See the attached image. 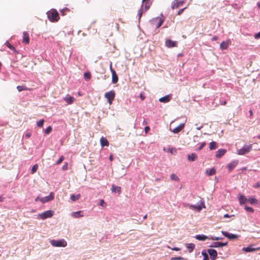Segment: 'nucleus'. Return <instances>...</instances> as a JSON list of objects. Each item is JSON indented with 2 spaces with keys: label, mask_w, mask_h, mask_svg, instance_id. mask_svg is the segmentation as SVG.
<instances>
[{
  "label": "nucleus",
  "mask_w": 260,
  "mask_h": 260,
  "mask_svg": "<svg viewBox=\"0 0 260 260\" xmlns=\"http://www.w3.org/2000/svg\"><path fill=\"white\" fill-rule=\"evenodd\" d=\"M100 143L102 147L108 146L109 144L108 140L103 137L100 139Z\"/></svg>",
  "instance_id": "obj_23"
},
{
  "label": "nucleus",
  "mask_w": 260,
  "mask_h": 260,
  "mask_svg": "<svg viewBox=\"0 0 260 260\" xmlns=\"http://www.w3.org/2000/svg\"><path fill=\"white\" fill-rule=\"evenodd\" d=\"M71 215L74 218H79L84 216L83 212L82 211L72 212Z\"/></svg>",
  "instance_id": "obj_19"
},
{
  "label": "nucleus",
  "mask_w": 260,
  "mask_h": 260,
  "mask_svg": "<svg viewBox=\"0 0 260 260\" xmlns=\"http://www.w3.org/2000/svg\"><path fill=\"white\" fill-rule=\"evenodd\" d=\"M31 136V134L30 133H27L26 135H25V137L27 138H29Z\"/></svg>",
  "instance_id": "obj_54"
},
{
  "label": "nucleus",
  "mask_w": 260,
  "mask_h": 260,
  "mask_svg": "<svg viewBox=\"0 0 260 260\" xmlns=\"http://www.w3.org/2000/svg\"><path fill=\"white\" fill-rule=\"evenodd\" d=\"M230 217V216H229V214H224V216H223V217H224V218H227V217Z\"/></svg>",
  "instance_id": "obj_61"
},
{
  "label": "nucleus",
  "mask_w": 260,
  "mask_h": 260,
  "mask_svg": "<svg viewBox=\"0 0 260 260\" xmlns=\"http://www.w3.org/2000/svg\"><path fill=\"white\" fill-rule=\"evenodd\" d=\"M253 187L255 188H260V183L257 182L255 185H253Z\"/></svg>",
  "instance_id": "obj_50"
},
{
  "label": "nucleus",
  "mask_w": 260,
  "mask_h": 260,
  "mask_svg": "<svg viewBox=\"0 0 260 260\" xmlns=\"http://www.w3.org/2000/svg\"><path fill=\"white\" fill-rule=\"evenodd\" d=\"M238 160H234L229 164L227 166L230 172L233 170L238 164Z\"/></svg>",
  "instance_id": "obj_14"
},
{
  "label": "nucleus",
  "mask_w": 260,
  "mask_h": 260,
  "mask_svg": "<svg viewBox=\"0 0 260 260\" xmlns=\"http://www.w3.org/2000/svg\"><path fill=\"white\" fill-rule=\"evenodd\" d=\"M252 144L244 146L242 148L238 150L239 155H244L249 152L252 148Z\"/></svg>",
  "instance_id": "obj_5"
},
{
  "label": "nucleus",
  "mask_w": 260,
  "mask_h": 260,
  "mask_svg": "<svg viewBox=\"0 0 260 260\" xmlns=\"http://www.w3.org/2000/svg\"><path fill=\"white\" fill-rule=\"evenodd\" d=\"M227 244H228V242L222 243V242H216L213 243L210 246V247H215V248L221 247L226 246V245H227Z\"/></svg>",
  "instance_id": "obj_16"
},
{
  "label": "nucleus",
  "mask_w": 260,
  "mask_h": 260,
  "mask_svg": "<svg viewBox=\"0 0 260 260\" xmlns=\"http://www.w3.org/2000/svg\"><path fill=\"white\" fill-rule=\"evenodd\" d=\"M165 45L168 48H172L177 47V42L173 41L170 39H166L165 41Z\"/></svg>",
  "instance_id": "obj_9"
},
{
  "label": "nucleus",
  "mask_w": 260,
  "mask_h": 260,
  "mask_svg": "<svg viewBox=\"0 0 260 260\" xmlns=\"http://www.w3.org/2000/svg\"><path fill=\"white\" fill-rule=\"evenodd\" d=\"M202 254L203 255V260H209V257L207 253H206L205 250H203L202 251Z\"/></svg>",
  "instance_id": "obj_36"
},
{
  "label": "nucleus",
  "mask_w": 260,
  "mask_h": 260,
  "mask_svg": "<svg viewBox=\"0 0 260 260\" xmlns=\"http://www.w3.org/2000/svg\"><path fill=\"white\" fill-rule=\"evenodd\" d=\"M67 167H68V165H67H67H64V166H63L62 169H63V170H65V169H67Z\"/></svg>",
  "instance_id": "obj_58"
},
{
  "label": "nucleus",
  "mask_w": 260,
  "mask_h": 260,
  "mask_svg": "<svg viewBox=\"0 0 260 260\" xmlns=\"http://www.w3.org/2000/svg\"><path fill=\"white\" fill-rule=\"evenodd\" d=\"M171 100V98L169 95H166L159 99V101L162 103H168Z\"/></svg>",
  "instance_id": "obj_28"
},
{
  "label": "nucleus",
  "mask_w": 260,
  "mask_h": 260,
  "mask_svg": "<svg viewBox=\"0 0 260 260\" xmlns=\"http://www.w3.org/2000/svg\"><path fill=\"white\" fill-rule=\"evenodd\" d=\"M249 113H250V116H252V115H253V112H252V110H250L249 111Z\"/></svg>",
  "instance_id": "obj_64"
},
{
  "label": "nucleus",
  "mask_w": 260,
  "mask_h": 260,
  "mask_svg": "<svg viewBox=\"0 0 260 260\" xmlns=\"http://www.w3.org/2000/svg\"><path fill=\"white\" fill-rule=\"evenodd\" d=\"M173 250H174V251H179L180 250V249L179 248H178V247H175V248H173L172 249Z\"/></svg>",
  "instance_id": "obj_53"
},
{
  "label": "nucleus",
  "mask_w": 260,
  "mask_h": 260,
  "mask_svg": "<svg viewBox=\"0 0 260 260\" xmlns=\"http://www.w3.org/2000/svg\"><path fill=\"white\" fill-rule=\"evenodd\" d=\"M231 44L230 40H227L226 41H223L220 45V48L221 50L226 49Z\"/></svg>",
  "instance_id": "obj_15"
},
{
  "label": "nucleus",
  "mask_w": 260,
  "mask_h": 260,
  "mask_svg": "<svg viewBox=\"0 0 260 260\" xmlns=\"http://www.w3.org/2000/svg\"><path fill=\"white\" fill-rule=\"evenodd\" d=\"M150 130V127L148 126L145 127V132L147 133Z\"/></svg>",
  "instance_id": "obj_52"
},
{
  "label": "nucleus",
  "mask_w": 260,
  "mask_h": 260,
  "mask_svg": "<svg viewBox=\"0 0 260 260\" xmlns=\"http://www.w3.org/2000/svg\"><path fill=\"white\" fill-rule=\"evenodd\" d=\"M171 179L172 180L178 181L179 180V177L175 174H172L170 176Z\"/></svg>",
  "instance_id": "obj_34"
},
{
  "label": "nucleus",
  "mask_w": 260,
  "mask_h": 260,
  "mask_svg": "<svg viewBox=\"0 0 260 260\" xmlns=\"http://www.w3.org/2000/svg\"><path fill=\"white\" fill-rule=\"evenodd\" d=\"M84 77L85 80H89L91 78V74L89 72H85L84 74Z\"/></svg>",
  "instance_id": "obj_35"
},
{
  "label": "nucleus",
  "mask_w": 260,
  "mask_h": 260,
  "mask_svg": "<svg viewBox=\"0 0 260 260\" xmlns=\"http://www.w3.org/2000/svg\"><path fill=\"white\" fill-rule=\"evenodd\" d=\"M247 170V168L246 167H243L241 169V170L244 171H246Z\"/></svg>",
  "instance_id": "obj_62"
},
{
  "label": "nucleus",
  "mask_w": 260,
  "mask_h": 260,
  "mask_svg": "<svg viewBox=\"0 0 260 260\" xmlns=\"http://www.w3.org/2000/svg\"><path fill=\"white\" fill-rule=\"evenodd\" d=\"M99 205L102 207H105L106 205V204L105 203V201L103 200H101L100 201Z\"/></svg>",
  "instance_id": "obj_44"
},
{
  "label": "nucleus",
  "mask_w": 260,
  "mask_h": 260,
  "mask_svg": "<svg viewBox=\"0 0 260 260\" xmlns=\"http://www.w3.org/2000/svg\"><path fill=\"white\" fill-rule=\"evenodd\" d=\"M216 169L213 168L210 170H206L205 173L208 176H212L216 173Z\"/></svg>",
  "instance_id": "obj_27"
},
{
  "label": "nucleus",
  "mask_w": 260,
  "mask_h": 260,
  "mask_svg": "<svg viewBox=\"0 0 260 260\" xmlns=\"http://www.w3.org/2000/svg\"><path fill=\"white\" fill-rule=\"evenodd\" d=\"M38 169V165L37 164L35 165L31 169V173L34 174Z\"/></svg>",
  "instance_id": "obj_38"
},
{
  "label": "nucleus",
  "mask_w": 260,
  "mask_h": 260,
  "mask_svg": "<svg viewBox=\"0 0 260 260\" xmlns=\"http://www.w3.org/2000/svg\"><path fill=\"white\" fill-rule=\"evenodd\" d=\"M23 42L26 44L29 42V34L27 32L23 33Z\"/></svg>",
  "instance_id": "obj_22"
},
{
  "label": "nucleus",
  "mask_w": 260,
  "mask_h": 260,
  "mask_svg": "<svg viewBox=\"0 0 260 260\" xmlns=\"http://www.w3.org/2000/svg\"><path fill=\"white\" fill-rule=\"evenodd\" d=\"M184 2L183 0H175L172 3V9H174L179 8L180 6L183 5Z\"/></svg>",
  "instance_id": "obj_8"
},
{
  "label": "nucleus",
  "mask_w": 260,
  "mask_h": 260,
  "mask_svg": "<svg viewBox=\"0 0 260 260\" xmlns=\"http://www.w3.org/2000/svg\"><path fill=\"white\" fill-rule=\"evenodd\" d=\"M109 159L111 161H112L113 159V155H111L109 157Z\"/></svg>",
  "instance_id": "obj_60"
},
{
  "label": "nucleus",
  "mask_w": 260,
  "mask_h": 260,
  "mask_svg": "<svg viewBox=\"0 0 260 260\" xmlns=\"http://www.w3.org/2000/svg\"><path fill=\"white\" fill-rule=\"evenodd\" d=\"M64 101L68 104H72L73 103V102L75 101V99L74 97L71 96V95L67 94L64 98Z\"/></svg>",
  "instance_id": "obj_17"
},
{
  "label": "nucleus",
  "mask_w": 260,
  "mask_h": 260,
  "mask_svg": "<svg viewBox=\"0 0 260 260\" xmlns=\"http://www.w3.org/2000/svg\"><path fill=\"white\" fill-rule=\"evenodd\" d=\"M217 145L215 142H212L209 144V148L210 150H214L216 148Z\"/></svg>",
  "instance_id": "obj_33"
},
{
  "label": "nucleus",
  "mask_w": 260,
  "mask_h": 260,
  "mask_svg": "<svg viewBox=\"0 0 260 260\" xmlns=\"http://www.w3.org/2000/svg\"><path fill=\"white\" fill-rule=\"evenodd\" d=\"M149 1L150 0L145 1V11H147L150 8L151 3L149 2Z\"/></svg>",
  "instance_id": "obj_37"
},
{
  "label": "nucleus",
  "mask_w": 260,
  "mask_h": 260,
  "mask_svg": "<svg viewBox=\"0 0 260 260\" xmlns=\"http://www.w3.org/2000/svg\"><path fill=\"white\" fill-rule=\"evenodd\" d=\"M206 145V143L205 142H203L202 143L201 145L200 146V147L198 148V150H201V149H203V148Z\"/></svg>",
  "instance_id": "obj_46"
},
{
  "label": "nucleus",
  "mask_w": 260,
  "mask_h": 260,
  "mask_svg": "<svg viewBox=\"0 0 260 260\" xmlns=\"http://www.w3.org/2000/svg\"><path fill=\"white\" fill-rule=\"evenodd\" d=\"M52 131V127L51 126H49L47 127V128L45 130V133L46 135H48L51 133Z\"/></svg>",
  "instance_id": "obj_41"
},
{
  "label": "nucleus",
  "mask_w": 260,
  "mask_h": 260,
  "mask_svg": "<svg viewBox=\"0 0 260 260\" xmlns=\"http://www.w3.org/2000/svg\"><path fill=\"white\" fill-rule=\"evenodd\" d=\"M186 248L189 250V252H191L195 247L193 243H188L186 245Z\"/></svg>",
  "instance_id": "obj_30"
},
{
  "label": "nucleus",
  "mask_w": 260,
  "mask_h": 260,
  "mask_svg": "<svg viewBox=\"0 0 260 260\" xmlns=\"http://www.w3.org/2000/svg\"><path fill=\"white\" fill-rule=\"evenodd\" d=\"M54 215V211L52 210L46 211L38 215L40 218L45 219L47 218H51Z\"/></svg>",
  "instance_id": "obj_4"
},
{
  "label": "nucleus",
  "mask_w": 260,
  "mask_h": 260,
  "mask_svg": "<svg viewBox=\"0 0 260 260\" xmlns=\"http://www.w3.org/2000/svg\"><path fill=\"white\" fill-rule=\"evenodd\" d=\"M47 17L50 21L54 22L59 20L60 17L56 10L51 9L47 13Z\"/></svg>",
  "instance_id": "obj_1"
},
{
  "label": "nucleus",
  "mask_w": 260,
  "mask_h": 260,
  "mask_svg": "<svg viewBox=\"0 0 260 260\" xmlns=\"http://www.w3.org/2000/svg\"><path fill=\"white\" fill-rule=\"evenodd\" d=\"M207 252L210 255L211 260H215L216 259L217 257V253L215 249H209L207 250Z\"/></svg>",
  "instance_id": "obj_10"
},
{
  "label": "nucleus",
  "mask_w": 260,
  "mask_h": 260,
  "mask_svg": "<svg viewBox=\"0 0 260 260\" xmlns=\"http://www.w3.org/2000/svg\"><path fill=\"white\" fill-rule=\"evenodd\" d=\"M217 37L216 36H214L212 38V41H216L217 40Z\"/></svg>",
  "instance_id": "obj_55"
},
{
  "label": "nucleus",
  "mask_w": 260,
  "mask_h": 260,
  "mask_svg": "<svg viewBox=\"0 0 260 260\" xmlns=\"http://www.w3.org/2000/svg\"><path fill=\"white\" fill-rule=\"evenodd\" d=\"M53 199L54 193L53 192H51L48 196L41 198L40 201L42 203L44 204L46 202L52 201Z\"/></svg>",
  "instance_id": "obj_7"
},
{
  "label": "nucleus",
  "mask_w": 260,
  "mask_h": 260,
  "mask_svg": "<svg viewBox=\"0 0 260 260\" xmlns=\"http://www.w3.org/2000/svg\"><path fill=\"white\" fill-rule=\"evenodd\" d=\"M188 160L189 161H193L196 160L197 158V155L196 153H192L190 154H188L187 156Z\"/></svg>",
  "instance_id": "obj_26"
},
{
  "label": "nucleus",
  "mask_w": 260,
  "mask_h": 260,
  "mask_svg": "<svg viewBox=\"0 0 260 260\" xmlns=\"http://www.w3.org/2000/svg\"><path fill=\"white\" fill-rule=\"evenodd\" d=\"M245 209L246 211L253 213L254 212V210L252 208L248 207L247 206H245Z\"/></svg>",
  "instance_id": "obj_40"
},
{
  "label": "nucleus",
  "mask_w": 260,
  "mask_h": 260,
  "mask_svg": "<svg viewBox=\"0 0 260 260\" xmlns=\"http://www.w3.org/2000/svg\"><path fill=\"white\" fill-rule=\"evenodd\" d=\"M139 16H140V17H141V16H142V11L141 10H139Z\"/></svg>",
  "instance_id": "obj_57"
},
{
  "label": "nucleus",
  "mask_w": 260,
  "mask_h": 260,
  "mask_svg": "<svg viewBox=\"0 0 260 260\" xmlns=\"http://www.w3.org/2000/svg\"><path fill=\"white\" fill-rule=\"evenodd\" d=\"M4 198L2 196H0V202H3L4 200Z\"/></svg>",
  "instance_id": "obj_59"
},
{
  "label": "nucleus",
  "mask_w": 260,
  "mask_h": 260,
  "mask_svg": "<svg viewBox=\"0 0 260 260\" xmlns=\"http://www.w3.org/2000/svg\"><path fill=\"white\" fill-rule=\"evenodd\" d=\"M51 244L54 247H66L67 242L64 239L59 240H52L50 241Z\"/></svg>",
  "instance_id": "obj_2"
},
{
  "label": "nucleus",
  "mask_w": 260,
  "mask_h": 260,
  "mask_svg": "<svg viewBox=\"0 0 260 260\" xmlns=\"http://www.w3.org/2000/svg\"><path fill=\"white\" fill-rule=\"evenodd\" d=\"M110 69L112 73V81L113 83H116L118 81V77L116 71L112 68V63L110 66Z\"/></svg>",
  "instance_id": "obj_6"
},
{
  "label": "nucleus",
  "mask_w": 260,
  "mask_h": 260,
  "mask_svg": "<svg viewBox=\"0 0 260 260\" xmlns=\"http://www.w3.org/2000/svg\"><path fill=\"white\" fill-rule=\"evenodd\" d=\"M254 38L256 39H258L260 38V32L256 33L254 35Z\"/></svg>",
  "instance_id": "obj_48"
},
{
  "label": "nucleus",
  "mask_w": 260,
  "mask_h": 260,
  "mask_svg": "<svg viewBox=\"0 0 260 260\" xmlns=\"http://www.w3.org/2000/svg\"><path fill=\"white\" fill-rule=\"evenodd\" d=\"M80 194H78L77 195H74V194H72L71 196V200L72 201H75L76 200H78L80 199Z\"/></svg>",
  "instance_id": "obj_32"
},
{
  "label": "nucleus",
  "mask_w": 260,
  "mask_h": 260,
  "mask_svg": "<svg viewBox=\"0 0 260 260\" xmlns=\"http://www.w3.org/2000/svg\"><path fill=\"white\" fill-rule=\"evenodd\" d=\"M121 187L116 186L114 184L112 185V188H111V191L113 192H117L118 194H120L121 192Z\"/></svg>",
  "instance_id": "obj_18"
},
{
  "label": "nucleus",
  "mask_w": 260,
  "mask_h": 260,
  "mask_svg": "<svg viewBox=\"0 0 260 260\" xmlns=\"http://www.w3.org/2000/svg\"><path fill=\"white\" fill-rule=\"evenodd\" d=\"M203 208H205V206L204 205V203L203 202H201L200 205H191L189 206L190 209H191L193 210H196L198 211H200Z\"/></svg>",
  "instance_id": "obj_12"
},
{
  "label": "nucleus",
  "mask_w": 260,
  "mask_h": 260,
  "mask_svg": "<svg viewBox=\"0 0 260 260\" xmlns=\"http://www.w3.org/2000/svg\"><path fill=\"white\" fill-rule=\"evenodd\" d=\"M209 239H211L212 240H216H216H218L221 239V238H219V237H212Z\"/></svg>",
  "instance_id": "obj_49"
},
{
  "label": "nucleus",
  "mask_w": 260,
  "mask_h": 260,
  "mask_svg": "<svg viewBox=\"0 0 260 260\" xmlns=\"http://www.w3.org/2000/svg\"><path fill=\"white\" fill-rule=\"evenodd\" d=\"M185 8H183V9H181L179 10L178 11V12L177 14H178V15H180V14H181L183 12V11L185 10Z\"/></svg>",
  "instance_id": "obj_51"
},
{
  "label": "nucleus",
  "mask_w": 260,
  "mask_h": 260,
  "mask_svg": "<svg viewBox=\"0 0 260 260\" xmlns=\"http://www.w3.org/2000/svg\"><path fill=\"white\" fill-rule=\"evenodd\" d=\"M182 259H183V257H182L181 256H178V257H172L171 260H181Z\"/></svg>",
  "instance_id": "obj_47"
},
{
  "label": "nucleus",
  "mask_w": 260,
  "mask_h": 260,
  "mask_svg": "<svg viewBox=\"0 0 260 260\" xmlns=\"http://www.w3.org/2000/svg\"><path fill=\"white\" fill-rule=\"evenodd\" d=\"M5 44L9 49L15 51V48L8 41H7Z\"/></svg>",
  "instance_id": "obj_39"
},
{
  "label": "nucleus",
  "mask_w": 260,
  "mask_h": 260,
  "mask_svg": "<svg viewBox=\"0 0 260 260\" xmlns=\"http://www.w3.org/2000/svg\"><path fill=\"white\" fill-rule=\"evenodd\" d=\"M184 127V124L181 123V124H179L177 127L175 128L172 131V132L175 134H177V133H179L182 129H183Z\"/></svg>",
  "instance_id": "obj_21"
},
{
  "label": "nucleus",
  "mask_w": 260,
  "mask_h": 260,
  "mask_svg": "<svg viewBox=\"0 0 260 260\" xmlns=\"http://www.w3.org/2000/svg\"><path fill=\"white\" fill-rule=\"evenodd\" d=\"M248 200L245 196L244 195L240 194L239 196V201L240 205H243L246 203V202Z\"/></svg>",
  "instance_id": "obj_24"
},
{
  "label": "nucleus",
  "mask_w": 260,
  "mask_h": 260,
  "mask_svg": "<svg viewBox=\"0 0 260 260\" xmlns=\"http://www.w3.org/2000/svg\"><path fill=\"white\" fill-rule=\"evenodd\" d=\"M195 238L199 241H205L207 239H210L208 236L204 235H197Z\"/></svg>",
  "instance_id": "obj_25"
},
{
  "label": "nucleus",
  "mask_w": 260,
  "mask_h": 260,
  "mask_svg": "<svg viewBox=\"0 0 260 260\" xmlns=\"http://www.w3.org/2000/svg\"><path fill=\"white\" fill-rule=\"evenodd\" d=\"M44 119H41L39 121L37 122V126L38 127H42L44 124Z\"/></svg>",
  "instance_id": "obj_42"
},
{
  "label": "nucleus",
  "mask_w": 260,
  "mask_h": 260,
  "mask_svg": "<svg viewBox=\"0 0 260 260\" xmlns=\"http://www.w3.org/2000/svg\"><path fill=\"white\" fill-rule=\"evenodd\" d=\"M162 23L163 21L161 20V19H159L158 23L156 25V28L159 27L162 25Z\"/></svg>",
  "instance_id": "obj_45"
},
{
  "label": "nucleus",
  "mask_w": 260,
  "mask_h": 260,
  "mask_svg": "<svg viewBox=\"0 0 260 260\" xmlns=\"http://www.w3.org/2000/svg\"><path fill=\"white\" fill-rule=\"evenodd\" d=\"M17 89L19 91H21L23 90H28V88L25 85H19L17 86Z\"/></svg>",
  "instance_id": "obj_31"
},
{
  "label": "nucleus",
  "mask_w": 260,
  "mask_h": 260,
  "mask_svg": "<svg viewBox=\"0 0 260 260\" xmlns=\"http://www.w3.org/2000/svg\"><path fill=\"white\" fill-rule=\"evenodd\" d=\"M226 152V150L224 149H219L216 152V157L217 158H220Z\"/></svg>",
  "instance_id": "obj_20"
},
{
  "label": "nucleus",
  "mask_w": 260,
  "mask_h": 260,
  "mask_svg": "<svg viewBox=\"0 0 260 260\" xmlns=\"http://www.w3.org/2000/svg\"><path fill=\"white\" fill-rule=\"evenodd\" d=\"M105 98L107 99L108 102L111 105L115 96V92L114 90H111L105 93Z\"/></svg>",
  "instance_id": "obj_3"
},
{
  "label": "nucleus",
  "mask_w": 260,
  "mask_h": 260,
  "mask_svg": "<svg viewBox=\"0 0 260 260\" xmlns=\"http://www.w3.org/2000/svg\"><path fill=\"white\" fill-rule=\"evenodd\" d=\"M222 234L230 240H233L238 238V236L237 235L229 234L227 232H222Z\"/></svg>",
  "instance_id": "obj_13"
},
{
  "label": "nucleus",
  "mask_w": 260,
  "mask_h": 260,
  "mask_svg": "<svg viewBox=\"0 0 260 260\" xmlns=\"http://www.w3.org/2000/svg\"><path fill=\"white\" fill-rule=\"evenodd\" d=\"M259 249H260V247L254 248L253 245H250L248 247L243 248L242 250L246 252H250L256 251Z\"/></svg>",
  "instance_id": "obj_11"
},
{
  "label": "nucleus",
  "mask_w": 260,
  "mask_h": 260,
  "mask_svg": "<svg viewBox=\"0 0 260 260\" xmlns=\"http://www.w3.org/2000/svg\"><path fill=\"white\" fill-rule=\"evenodd\" d=\"M41 198H40L39 197H37L36 199H35V201L37 202L39 200H40Z\"/></svg>",
  "instance_id": "obj_63"
},
{
  "label": "nucleus",
  "mask_w": 260,
  "mask_h": 260,
  "mask_svg": "<svg viewBox=\"0 0 260 260\" xmlns=\"http://www.w3.org/2000/svg\"><path fill=\"white\" fill-rule=\"evenodd\" d=\"M248 201L252 205L257 204L258 203V200L252 197L249 198Z\"/></svg>",
  "instance_id": "obj_29"
},
{
  "label": "nucleus",
  "mask_w": 260,
  "mask_h": 260,
  "mask_svg": "<svg viewBox=\"0 0 260 260\" xmlns=\"http://www.w3.org/2000/svg\"><path fill=\"white\" fill-rule=\"evenodd\" d=\"M140 98L142 100H144V99H145V96L144 95H143L142 94H141L140 95Z\"/></svg>",
  "instance_id": "obj_56"
},
{
  "label": "nucleus",
  "mask_w": 260,
  "mask_h": 260,
  "mask_svg": "<svg viewBox=\"0 0 260 260\" xmlns=\"http://www.w3.org/2000/svg\"><path fill=\"white\" fill-rule=\"evenodd\" d=\"M64 159V157L63 156H61L59 158V159L56 162V164L57 165H59L60 164V163L62 162V161Z\"/></svg>",
  "instance_id": "obj_43"
}]
</instances>
